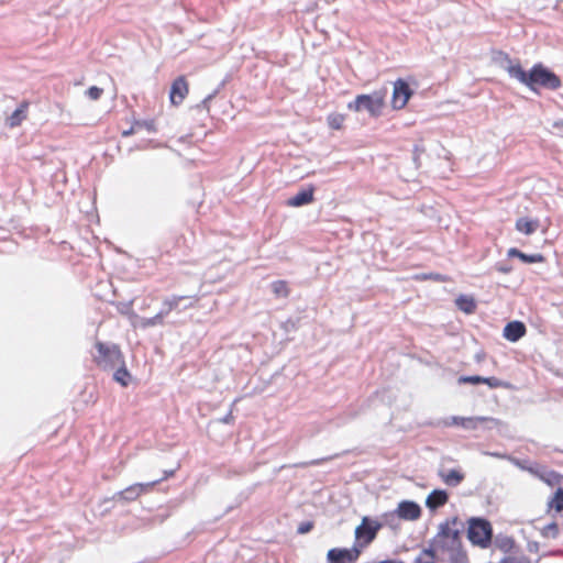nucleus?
<instances>
[{"mask_svg": "<svg viewBox=\"0 0 563 563\" xmlns=\"http://www.w3.org/2000/svg\"><path fill=\"white\" fill-rule=\"evenodd\" d=\"M136 132H139V131L135 126V123L133 122L130 129L122 131V136L128 137L130 135H133Z\"/></svg>", "mask_w": 563, "mask_h": 563, "instance_id": "36", "label": "nucleus"}, {"mask_svg": "<svg viewBox=\"0 0 563 563\" xmlns=\"http://www.w3.org/2000/svg\"><path fill=\"white\" fill-rule=\"evenodd\" d=\"M548 507L556 512L563 511V488H558L552 499L548 503Z\"/></svg>", "mask_w": 563, "mask_h": 563, "instance_id": "25", "label": "nucleus"}, {"mask_svg": "<svg viewBox=\"0 0 563 563\" xmlns=\"http://www.w3.org/2000/svg\"><path fill=\"white\" fill-rule=\"evenodd\" d=\"M483 382H484V377L477 376V375L461 376L459 378V383L460 384H473V385H476V384H483Z\"/></svg>", "mask_w": 563, "mask_h": 563, "instance_id": "29", "label": "nucleus"}, {"mask_svg": "<svg viewBox=\"0 0 563 563\" xmlns=\"http://www.w3.org/2000/svg\"><path fill=\"white\" fill-rule=\"evenodd\" d=\"M499 272L501 273H509L510 269L509 268H506V267H503V268H499Z\"/></svg>", "mask_w": 563, "mask_h": 563, "instance_id": "38", "label": "nucleus"}, {"mask_svg": "<svg viewBox=\"0 0 563 563\" xmlns=\"http://www.w3.org/2000/svg\"><path fill=\"white\" fill-rule=\"evenodd\" d=\"M345 115L342 113H331L327 117L328 125L332 130H341L344 125Z\"/></svg>", "mask_w": 563, "mask_h": 563, "instance_id": "26", "label": "nucleus"}, {"mask_svg": "<svg viewBox=\"0 0 563 563\" xmlns=\"http://www.w3.org/2000/svg\"><path fill=\"white\" fill-rule=\"evenodd\" d=\"M544 481L549 484V485H555V484H560L561 483V476L554 472L550 473L548 475L547 478H544Z\"/></svg>", "mask_w": 563, "mask_h": 563, "instance_id": "34", "label": "nucleus"}, {"mask_svg": "<svg viewBox=\"0 0 563 563\" xmlns=\"http://www.w3.org/2000/svg\"><path fill=\"white\" fill-rule=\"evenodd\" d=\"M483 384L488 385L490 388H499L505 386V384L497 377H484Z\"/></svg>", "mask_w": 563, "mask_h": 563, "instance_id": "31", "label": "nucleus"}, {"mask_svg": "<svg viewBox=\"0 0 563 563\" xmlns=\"http://www.w3.org/2000/svg\"><path fill=\"white\" fill-rule=\"evenodd\" d=\"M134 123H135V126H136L137 131L146 130L150 133H154L157 130L156 129L155 120H153V119H151V120H136V121H134Z\"/></svg>", "mask_w": 563, "mask_h": 563, "instance_id": "27", "label": "nucleus"}, {"mask_svg": "<svg viewBox=\"0 0 563 563\" xmlns=\"http://www.w3.org/2000/svg\"><path fill=\"white\" fill-rule=\"evenodd\" d=\"M361 551L356 547L352 548H332L327 553L328 563H356L361 556Z\"/></svg>", "mask_w": 563, "mask_h": 563, "instance_id": "7", "label": "nucleus"}, {"mask_svg": "<svg viewBox=\"0 0 563 563\" xmlns=\"http://www.w3.org/2000/svg\"><path fill=\"white\" fill-rule=\"evenodd\" d=\"M545 261L544 255L537 253V254H527L525 263H543Z\"/></svg>", "mask_w": 563, "mask_h": 563, "instance_id": "32", "label": "nucleus"}, {"mask_svg": "<svg viewBox=\"0 0 563 563\" xmlns=\"http://www.w3.org/2000/svg\"><path fill=\"white\" fill-rule=\"evenodd\" d=\"M117 371L114 372L113 378L121 386L126 387L131 382V374L125 367V362L123 365H118Z\"/></svg>", "mask_w": 563, "mask_h": 563, "instance_id": "19", "label": "nucleus"}, {"mask_svg": "<svg viewBox=\"0 0 563 563\" xmlns=\"http://www.w3.org/2000/svg\"><path fill=\"white\" fill-rule=\"evenodd\" d=\"M494 421L493 418L489 417H451L450 421H445L444 424L449 426H457L464 429H476L479 424Z\"/></svg>", "mask_w": 563, "mask_h": 563, "instance_id": "10", "label": "nucleus"}, {"mask_svg": "<svg viewBox=\"0 0 563 563\" xmlns=\"http://www.w3.org/2000/svg\"><path fill=\"white\" fill-rule=\"evenodd\" d=\"M95 349L96 353L92 354V361L97 367L103 371H111L118 365H123L124 355L118 344L97 341Z\"/></svg>", "mask_w": 563, "mask_h": 563, "instance_id": "3", "label": "nucleus"}, {"mask_svg": "<svg viewBox=\"0 0 563 563\" xmlns=\"http://www.w3.org/2000/svg\"><path fill=\"white\" fill-rule=\"evenodd\" d=\"M386 91H375L372 95H358L347 109L354 112L366 110L372 117H379L385 107Z\"/></svg>", "mask_w": 563, "mask_h": 563, "instance_id": "5", "label": "nucleus"}, {"mask_svg": "<svg viewBox=\"0 0 563 563\" xmlns=\"http://www.w3.org/2000/svg\"><path fill=\"white\" fill-rule=\"evenodd\" d=\"M463 522L457 517H452L442 522L439 531L432 540L431 548L423 551V554L434 559L437 553H455L462 547L461 533Z\"/></svg>", "mask_w": 563, "mask_h": 563, "instance_id": "2", "label": "nucleus"}, {"mask_svg": "<svg viewBox=\"0 0 563 563\" xmlns=\"http://www.w3.org/2000/svg\"><path fill=\"white\" fill-rule=\"evenodd\" d=\"M165 317L166 311H159L154 317L141 319L140 327L146 329L151 327L163 325Z\"/></svg>", "mask_w": 563, "mask_h": 563, "instance_id": "20", "label": "nucleus"}, {"mask_svg": "<svg viewBox=\"0 0 563 563\" xmlns=\"http://www.w3.org/2000/svg\"><path fill=\"white\" fill-rule=\"evenodd\" d=\"M103 93V89L97 87V86H91L90 88H88V90L86 91V95L88 96L89 99L91 100H98L101 98Z\"/></svg>", "mask_w": 563, "mask_h": 563, "instance_id": "30", "label": "nucleus"}, {"mask_svg": "<svg viewBox=\"0 0 563 563\" xmlns=\"http://www.w3.org/2000/svg\"><path fill=\"white\" fill-rule=\"evenodd\" d=\"M439 476L448 486H457L465 477L464 473L460 470L440 471Z\"/></svg>", "mask_w": 563, "mask_h": 563, "instance_id": "17", "label": "nucleus"}, {"mask_svg": "<svg viewBox=\"0 0 563 563\" xmlns=\"http://www.w3.org/2000/svg\"><path fill=\"white\" fill-rule=\"evenodd\" d=\"M382 527L383 525L378 520L363 517L361 523L355 528V541L353 545L358 548L362 552L363 549L375 540Z\"/></svg>", "mask_w": 563, "mask_h": 563, "instance_id": "6", "label": "nucleus"}, {"mask_svg": "<svg viewBox=\"0 0 563 563\" xmlns=\"http://www.w3.org/2000/svg\"><path fill=\"white\" fill-rule=\"evenodd\" d=\"M449 500V495L445 490L434 489L427 497L426 504L430 509H437L444 506Z\"/></svg>", "mask_w": 563, "mask_h": 563, "instance_id": "16", "label": "nucleus"}, {"mask_svg": "<svg viewBox=\"0 0 563 563\" xmlns=\"http://www.w3.org/2000/svg\"><path fill=\"white\" fill-rule=\"evenodd\" d=\"M314 188L310 186L307 189L298 191L295 196L288 199L287 206L289 207H301L309 205L314 200Z\"/></svg>", "mask_w": 563, "mask_h": 563, "instance_id": "13", "label": "nucleus"}, {"mask_svg": "<svg viewBox=\"0 0 563 563\" xmlns=\"http://www.w3.org/2000/svg\"><path fill=\"white\" fill-rule=\"evenodd\" d=\"M141 496L140 488H137L136 483L128 486L123 490H120L117 494V498L122 501H134Z\"/></svg>", "mask_w": 563, "mask_h": 563, "instance_id": "18", "label": "nucleus"}, {"mask_svg": "<svg viewBox=\"0 0 563 563\" xmlns=\"http://www.w3.org/2000/svg\"><path fill=\"white\" fill-rule=\"evenodd\" d=\"M526 334V327L520 321H512L507 323L504 329V335L507 340L511 342L518 341Z\"/></svg>", "mask_w": 563, "mask_h": 563, "instance_id": "15", "label": "nucleus"}, {"mask_svg": "<svg viewBox=\"0 0 563 563\" xmlns=\"http://www.w3.org/2000/svg\"><path fill=\"white\" fill-rule=\"evenodd\" d=\"M29 108L30 102L27 100L20 102L18 108L5 119L7 126L10 129L20 126L22 122L27 119Z\"/></svg>", "mask_w": 563, "mask_h": 563, "instance_id": "12", "label": "nucleus"}, {"mask_svg": "<svg viewBox=\"0 0 563 563\" xmlns=\"http://www.w3.org/2000/svg\"><path fill=\"white\" fill-rule=\"evenodd\" d=\"M507 255L509 257H517V258H519L523 263H525L526 256H527L526 253L521 252L520 250H518L516 247L509 249L508 252H507Z\"/></svg>", "mask_w": 563, "mask_h": 563, "instance_id": "33", "label": "nucleus"}, {"mask_svg": "<svg viewBox=\"0 0 563 563\" xmlns=\"http://www.w3.org/2000/svg\"><path fill=\"white\" fill-rule=\"evenodd\" d=\"M176 471L175 470H165L163 472V477L161 478L162 482L165 481V479H168L170 477H173L175 475Z\"/></svg>", "mask_w": 563, "mask_h": 563, "instance_id": "37", "label": "nucleus"}, {"mask_svg": "<svg viewBox=\"0 0 563 563\" xmlns=\"http://www.w3.org/2000/svg\"><path fill=\"white\" fill-rule=\"evenodd\" d=\"M417 563H433V562H423L421 559L417 560Z\"/></svg>", "mask_w": 563, "mask_h": 563, "instance_id": "39", "label": "nucleus"}, {"mask_svg": "<svg viewBox=\"0 0 563 563\" xmlns=\"http://www.w3.org/2000/svg\"><path fill=\"white\" fill-rule=\"evenodd\" d=\"M312 522H303L298 527V532L301 534L307 533L312 529Z\"/></svg>", "mask_w": 563, "mask_h": 563, "instance_id": "35", "label": "nucleus"}, {"mask_svg": "<svg viewBox=\"0 0 563 563\" xmlns=\"http://www.w3.org/2000/svg\"><path fill=\"white\" fill-rule=\"evenodd\" d=\"M416 280H433V282H439V283H449L451 282V277L448 276V275H442V274H439V273H429V274H420V275H416L413 277Z\"/></svg>", "mask_w": 563, "mask_h": 563, "instance_id": "23", "label": "nucleus"}, {"mask_svg": "<svg viewBox=\"0 0 563 563\" xmlns=\"http://www.w3.org/2000/svg\"><path fill=\"white\" fill-rule=\"evenodd\" d=\"M186 299L185 296H172L166 298L163 301V309L161 311H166V316L169 314L173 310H176L181 300Z\"/></svg>", "mask_w": 563, "mask_h": 563, "instance_id": "22", "label": "nucleus"}, {"mask_svg": "<svg viewBox=\"0 0 563 563\" xmlns=\"http://www.w3.org/2000/svg\"><path fill=\"white\" fill-rule=\"evenodd\" d=\"M456 306L460 310L466 312V313H473L476 309L475 300L472 297L467 296H460L456 299Z\"/></svg>", "mask_w": 563, "mask_h": 563, "instance_id": "21", "label": "nucleus"}, {"mask_svg": "<svg viewBox=\"0 0 563 563\" xmlns=\"http://www.w3.org/2000/svg\"><path fill=\"white\" fill-rule=\"evenodd\" d=\"M539 228L540 221L528 217L518 218L515 223V229L525 235L536 233Z\"/></svg>", "mask_w": 563, "mask_h": 563, "instance_id": "14", "label": "nucleus"}, {"mask_svg": "<svg viewBox=\"0 0 563 563\" xmlns=\"http://www.w3.org/2000/svg\"><path fill=\"white\" fill-rule=\"evenodd\" d=\"M272 290L276 297H288L290 289L286 280H276L272 284Z\"/></svg>", "mask_w": 563, "mask_h": 563, "instance_id": "24", "label": "nucleus"}, {"mask_svg": "<svg viewBox=\"0 0 563 563\" xmlns=\"http://www.w3.org/2000/svg\"><path fill=\"white\" fill-rule=\"evenodd\" d=\"M412 90L404 79H397L394 82V90L391 97V107L395 110L405 108L412 96Z\"/></svg>", "mask_w": 563, "mask_h": 563, "instance_id": "8", "label": "nucleus"}, {"mask_svg": "<svg viewBox=\"0 0 563 563\" xmlns=\"http://www.w3.org/2000/svg\"><path fill=\"white\" fill-rule=\"evenodd\" d=\"M507 71L510 77L516 78L532 91H537L538 88L556 90L562 86L560 77L541 63L534 64L529 71H526L519 63L511 64L507 67Z\"/></svg>", "mask_w": 563, "mask_h": 563, "instance_id": "1", "label": "nucleus"}, {"mask_svg": "<svg viewBox=\"0 0 563 563\" xmlns=\"http://www.w3.org/2000/svg\"><path fill=\"white\" fill-rule=\"evenodd\" d=\"M467 523V538L471 543L482 549L488 548L493 539L492 523L487 519L478 517L470 518Z\"/></svg>", "mask_w": 563, "mask_h": 563, "instance_id": "4", "label": "nucleus"}, {"mask_svg": "<svg viewBox=\"0 0 563 563\" xmlns=\"http://www.w3.org/2000/svg\"><path fill=\"white\" fill-rule=\"evenodd\" d=\"M161 482H162V479H156V481L148 482V483H136V485H137V488H140L141 495H143V494L152 492L154 489V487L157 484H159Z\"/></svg>", "mask_w": 563, "mask_h": 563, "instance_id": "28", "label": "nucleus"}, {"mask_svg": "<svg viewBox=\"0 0 563 563\" xmlns=\"http://www.w3.org/2000/svg\"><path fill=\"white\" fill-rule=\"evenodd\" d=\"M189 93V84L185 76H178L172 84L169 91V100L173 106L183 103Z\"/></svg>", "mask_w": 563, "mask_h": 563, "instance_id": "9", "label": "nucleus"}, {"mask_svg": "<svg viewBox=\"0 0 563 563\" xmlns=\"http://www.w3.org/2000/svg\"><path fill=\"white\" fill-rule=\"evenodd\" d=\"M396 514L400 519L413 521L420 518L421 508L417 503L406 500L399 503Z\"/></svg>", "mask_w": 563, "mask_h": 563, "instance_id": "11", "label": "nucleus"}]
</instances>
